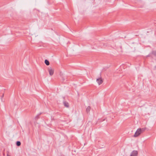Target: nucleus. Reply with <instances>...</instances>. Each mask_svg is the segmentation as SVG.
Masks as SVG:
<instances>
[{
  "label": "nucleus",
  "mask_w": 156,
  "mask_h": 156,
  "mask_svg": "<svg viewBox=\"0 0 156 156\" xmlns=\"http://www.w3.org/2000/svg\"><path fill=\"white\" fill-rule=\"evenodd\" d=\"M152 55H154L155 58H154L155 60H156V51H153L151 52Z\"/></svg>",
  "instance_id": "nucleus-6"
},
{
  "label": "nucleus",
  "mask_w": 156,
  "mask_h": 156,
  "mask_svg": "<svg viewBox=\"0 0 156 156\" xmlns=\"http://www.w3.org/2000/svg\"><path fill=\"white\" fill-rule=\"evenodd\" d=\"M64 80H65V79H64V78H62V80H63V81H64Z\"/></svg>",
  "instance_id": "nucleus-15"
},
{
  "label": "nucleus",
  "mask_w": 156,
  "mask_h": 156,
  "mask_svg": "<svg viewBox=\"0 0 156 156\" xmlns=\"http://www.w3.org/2000/svg\"><path fill=\"white\" fill-rule=\"evenodd\" d=\"M138 152L137 151H133L131 153L130 156H137Z\"/></svg>",
  "instance_id": "nucleus-4"
},
{
  "label": "nucleus",
  "mask_w": 156,
  "mask_h": 156,
  "mask_svg": "<svg viewBox=\"0 0 156 156\" xmlns=\"http://www.w3.org/2000/svg\"><path fill=\"white\" fill-rule=\"evenodd\" d=\"M147 57H150L152 58V59H154L153 55H152L151 52L147 56Z\"/></svg>",
  "instance_id": "nucleus-11"
},
{
  "label": "nucleus",
  "mask_w": 156,
  "mask_h": 156,
  "mask_svg": "<svg viewBox=\"0 0 156 156\" xmlns=\"http://www.w3.org/2000/svg\"><path fill=\"white\" fill-rule=\"evenodd\" d=\"M41 114V113H40L39 114L37 115L35 117V119L36 120L37 119L39 118V115Z\"/></svg>",
  "instance_id": "nucleus-12"
},
{
  "label": "nucleus",
  "mask_w": 156,
  "mask_h": 156,
  "mask_svg": "<svg viewBox=\"0 0 156 156\" xmlns=\"http://www.w3.org/2000/svg\"><path fill=\"white\" fill-rule=\"evenodd\" d=\"M96 81L99 85L102 84L103 82V80L102 79L101 77H100V78H97L96 80Z\"/></svg>",
  "instance_id": "nucleus-3"
},
{
  "label": "nucleus",
  "mask_w": 156,
  "mask_h": 156,
  "mask_svg": "<svg viewBox=\"0 0 156 156\" xmlns=\"http://www.w3.org/2000/svg\"><path fill=\"white\" fill-rule=\"evenodd\" d=\"M154 70H156V66H155L154 67Z\"/></svg>",
  "instance_id": "nucleus-13"
},
{
  "label": "nucleus",
  "mask_w": 156,
  "mask_h": 156,
  "mask_svg": "<svg viewBox=\"0 0 156 156\" xmlns=\"http://www.w3.org/2000/svg\"><path fill=\"white\" fill-rule=\"evenodd\" d=\"M140 129H137L133 135L134 137H137L141 134V133L140 132Z\"/></svg>",
  "instance_id": "nucleus-1"
},
{
  "label": "nucleus",
  "mask_w": 156,
  "mask_h": 156,
  "mask_svg": "<svg viewBox=\"0 0 156 156\" xmlns=\"http://www.w3.org/2000/svg\"><path fill=\"white\" fill-rule=\"evenodd\" d=\"M7 156H11L10 155H9L8 154H7Z\"/></svg>",
  "instance_id": "nucleus-17"
},
{
  "label": "nucleus",
  "mask_w": 156,
  "mask_h": 156,
  "mask_svg": "<svg viewBox=\"0 0 156 156\" xmlns=\"http://www.w3.org/2000/svg\"><path fill=\"white\" fill-rule=\"evenodd\" d=\"M4 96V94H3L2 95V98Z\"/></svg>",
  "instance_id": "nucleus-14"
},
{
  "label": "nucleus",
  "mask_w": 156,
  "mask_h": 156,
  "mask_svg": "<svg viewBox=\"0 0 156 156\" xmlns=\"http://www.w3.org/2000/svg\"><path fill=\"white\" fill-rule=\"evenodd\" d=\"M16 144L17 146H19L21 145V143L20 141H17L16 142Z\"/></svg>",
  "instance_id": "nucleus-10"
},
{
  "label": "nucleus",
  "mask_w": 156,
  "mask_h": 156,
  "mask_svg": "<svg viewBox=\"0 0 156 156\" xmlns=\"http://www.w3.org/2000/svg\"><path fill=\"white\" fill-rule=\"evenodd\" d=\"M48 70L50 76H51L53 74L54 69H52L51 67H48Z\"/></svg>",
  "instance_id": "nucleus-2"
},
{
  "label": "nucleus",
  "mask_w": 156,
  "mask_h": 156,
  "mask_svg": "<svg viewBox=\"0 0 156 156\" xmlns=\"http://www.w3.org/2000/svg\"><path fill=\"white\" fill-rule=\"evenodd\" d=\"M44 63L47 66H49L50 64L49 61L47 59H45V60Z\"/></svg>",
  "instance_id": "nucleus-7"
},
{
  "label": "nucleus",
  "mask_w": 156,
  "mask_h": 156,
  "mask_svg": "<svg viewBox=\"0 0 156 156\" xmlns=\"http://www.w3.org/2000/svg\"><path fill=\"white\" fill-rule=\"evenodd\" d=\"M138 129H140V132L141 133H142L143 132L145 131V130L146 129V128H139Z\"/></svg>",
  "instance_id": "nucleus-9"
},
{
  "label": "nucleus",
  "mask_w": 156,
  "mask_h": 156,
  "mask_svg": "<svg viewBox=\"0 0 156 156\" xmlns=\"http://www.w3.org/2000/svg\"><path fill=\"white\" fill-rule=\"evenodd\" d=\"M104 45L105 46H107V45H105V44H104Z\"/></svg>",
  "instance_id": "nucleus-16"
},
{
  "label": "nucleus",
  "mask_w": 156,
  "mask_h": 156,
  "mask_svg": "<svg viewBox=\"0 0 156 156\" xmlns=\"http://www.w3.org/2000/svg\"><path fill=\"white\" fill-rule=\"evenodd\" d=\"M63 104L64 106L65 107H66V108H69V104L68 102L65 101L63 102Z\"/></svg>",
  "instance_id": "nucleus-5"
},
{
  "label": "nucleus",
  "mask_w": 156,
  "mask_h": 156,
  "mask_svg": "<svg viewBox=\"0 0 156 156\" xmlns=\"http://www.w3.org/2000/svg\"><path fill=\"white\" fill-rule=\"evenodd\" d=\"M90 109H91V108H90V106H88L87 107V108H86V111L87 113H89L90 112Z\"/></svg>",
  "instance_id": "nucleus-8"
}]
</instances>
